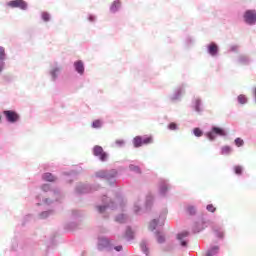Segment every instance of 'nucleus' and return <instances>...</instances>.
<instances>
[{
	"label": "nucleus",
	"instance_id": "nucleus-23",
	"mask_svg": "<svg viewBox=\"0 0 256 256\" xmlns=\"http://www.w3.org/2000/svg\"><path fill=\"white\" fill-rule=\"evenodd\" d=\"M5 58V49L0 46V60H4Z\"/></svg>",
	"mask_w": 256,
	"mask_h": 256
},
{
	"label": "nucleus",
	"instance_id": "nucleus-25",
	"mask_svg": "<svg viewBox=\"0 0 256 256\" xmlns=\"http://www.w3.org/2000/svg\"><path fill=\"white\" fill-rule=\"evenodd\" d=\"M157 240H158V242H165V236H163V234H161V233H158Z\"/></svg>",
	"mask_w": 256,
	"mask_h": 256
},
{
	"label": "nucleus",
	"instance_id": "nucleus-22",
	"mask_svg": "<svg viewBox=\"0 0 256 256\" xmlns=\"http://www.w3.org/2000/svg\"><path fill=\"white\" fill-rule=\"evenodd\" d=\"M131 171H135L136 173H141V169L136 165H130Z\"/></svg>",
	"mask_w": 256,
	"mask_h": 256
},
{
	"label": "nucleus",
	"instance_id": "nucleus-34",
	"mask_svg": "<svg viewBox=\"0 0 256 256\" xmlns=\"http://www.w3.org/2000/svg\"><path fill=\"white\" fill-rule=\"evenodd\" d=\"M99 213H104L106 211L107 207H97Z\"/></svg>",
	"mask_w": 256,
	"mask_h": 256
},
{
	"label": "nucleus",
	"instance_id": "nucleus-32",
	"mask_svg": "<svg viewBox=\"0 0 256 256\" xmlns=\"http://www.w3.org/2000/svg\"><path fill=\"white\" fill-rule=\"evenodd\" d=\"M126 236H128L129 238H133V232H132V230H127V231H126Z\"/></svg>",
	"mask_w": 256,
	"mask_h": 256
},
{
	"label": "nucleus",
	"instance_id": "nucleus-26",
	"mask_svg": "<svg viewBox=\"0 0 256 256\" xmlns=\"http://www.w3.org/2000/svg\"><path fill=\"white\" fill-rule=\"evenodd\" d=\"M58 72H60L59 68H54V70H52L51 74L54 79H56Z\"/></svg>",
	"mask_w": 256,
	"mask_h": 256
},
{
	"label": "nucleus",
	"instance_id": "nucleus-4",
	"mask_svg": "<svg viewBox=\"0 0 256 256\" xmlns=\"http://www.w3.org/2000/svg\"><path fill=\"white\" fill-rule=\"evenodd\" d=\"M244 20L247 24H256V10H246Z\"/></svg>",
	"mask_w": 256,
	"mask_h": 256
},
{
	"label": "nucleus",
	"instance_id": "nucleus-2",
	"mask_svg": "<svg viewBox=\"0 0 256 256\" xmlns=\"http://www.w3.org/2000/svg\"><path fill=\"white\" fill-rule=\"evenodd\" d=\"M3 114L5 115L7 121H9L10 123H15L20 119V115L19 113H17V111L5 110Z\"/></svg>",
	"mask_w": 256,
	"mask_h": 256
},
{
	"label": "nucleus",
	"instance_id": "nucleus-20",
	"mask_svg": "<svg viewBox=\"0 0 256 256\" xmlns=\"http://www.w3.org/2000/svg\"><path fill=\"white\" fill-rule=\"evenodd\" d=\"M102 125V121H100V119H96L95 121H93L92 126L95 128H99Z\"/></svg>",
	"mask_w": 256,
	"mask_h": 256
},
{
	"label": "nucleus",
	"instance_id": "nucleus-44",
	"mask_svg": "<svg viewBox=\"0 0 256 256\" xmlns=\"http://www.w3.org/2000/svg\"><path fill=\"white\" fill-rule=\"evenodd\" d=\"M1 119H2V117H1V115H0V121H1Z\"/></svg>",
	"mask_w": 256,
	"mask_h": 256
},
{
	"label": "nucleus",
	"instance_id": "nucleus-1",
	"mask_svg": "<svg viewBox=\"0 0 256 256\" xmlns=\"http://www.w3.org/2000/svg\"><path fill=\"white\" fill-rule=\"evenodd\" d=\"M154 139L152 135H148L147 137H141L140 135H137L134 137L133 143L135 147H142V145H149L150 143H153Z\"/></svg>",
	"mask_w": 256,
	"mask_h": 256
},
{
	"label": "nucleus",
	"instance_id": "nucleus-16",
	"mask_svg": "<svg viewBox=\"0 0 256 256\" xmlns=\"http://www.w3.org/2000/svg\"><path fill=\"white\" fill-rule=\"evenodd\" d=\"M235 145H237V147H242V145H244V139H241V137H237L235 139Z\"/></svg>",
	"mask_w": 256,
	"mask_h": 256
},
{
	"label": "nucleus",
	"instance_id": "nucleus-18",
	"mask_svg": "<svg viewBox=\"0 0 256 256\" xmlns=\"http://www.w3.org/2000/svg\"><path fill=\"white\" fill-rule=\"evenodd\" d=\"M116 221H117L118 223H125V221H126V216H125V215L116 216Z\"/></svg>",
	"mask_w": 256,
	"mask_h": 256
},
{
	"label": "nucleus",
	"instance_id": "nucleus-8",
	"mask_svg": "<svg viewBox=\"0 0 256 256\" xmlns=\"http://www.w3.org/2000/svg\"><path fill=\"white\" fill-rule=\"evenodd\" d=\"M218 50H219V48H218L217 44H215L214 42L212 44H209V46H208V53L211 56H217Z\"/></svg>",
	"mask_w": 256,
	"mask_h": 256
},
{
	"label": "nucleus",
	"instance_id": "nucleus-14",
	"mask_svg": "<svg viewBox=\"0 0 256 256\" xmlns=\"http://www.w3.org/2000/svg\"><path fill=\"white\" fill-rule=\"evenodd\" d=\"M232 149L231 147H229V145H225L224 147H222V154L223 155H229V153H231Z\"/></svg>",
	"mask_w": 256,
	"mask_h": 256
},
{
	"label": "nucleus",
	"instance_id": "nucleus-6",
	"mask_svg": "<svg viewBox=\"0 0 256 256\" xmlns=\"http://www.w3.org/2000/svg\"><path fill=\"white\" fill-rule=\"evenodd\" d=\"M215 135H226V133L221 127H213L212 131L208 133V137L209 139L213 140L215 139Z\"/></svg>",
	"mask_w": 256,
	"mask_h": 256
},
{
	"label": "nucleus",
	"instance_id": "nucleus-24",
	"mask_svg": "<svg viewBox=\"0 0 256 256\" xmlns=\"http://www.w3.org/2000/svg\"><path fill=\"white\" fill-rule=\"evenodd\" d=\"M207 211L210 213H215L216 207H214V205H207Z\"/></svg>",
	"mask_w": 256,
	"mask_h": 256
},
{
	"label": "nucleus",
	"instance_id": "nucleus-5",
	"mask_svg": "<svg viewBox=\"0 0 256 256\" xmlns=\"http://www.w3.org/2000/svg\"><path fill=\"white\" fill-rule=\"evenodd\" d=\"M93 153L96 157H99L101 161H106L108 158L107 153H105L103 147H101L100 145H95V147L93 148Z\"/></svg>",
	"mask_w": 256,
	"mask_h": 256
},
{
	"label": "nucleus",
	"instance_id": "nucleus-12",
	"mask_svg": "<svg viewBox=\"0 0 256 256\" xmlns=\"http://www.w3.org/2000/svg\"><path fill=\"white\" fill-rule=\"evenodd\" d=\"M157 225H158V220L157 218H154V220H152L149 224L150 231H155V229H157Z\"/></svg>",
	"mask_w": 256,
	"mask_h": 256
},
{
	"label": "nucleus",
	"instance_id": "nucleus-28",
	"mask_svg": "<svg viewBox=\"0 0 256 256\" xmlns=\"http://www.w3.org/2000/svg\"><path fill=\"white\" fill-rule=\"evenodd\" d=\"M141 249H142L143 252H145L146 254H149V250H148V248L146 247L145 242H142V243H141Z\"/></svg>",
	"mask_w": 256,
	"mask_h": 256
},
{
	"label": "nucleus",
	"instance_id": "nucleus-38",
	"mask_svg": "<svg viewBox=\"0 0 256 256\" xmlns=\"http://www.w3.org/2000/svg\"><path fill=\"white\" fill-rule=\"evenodd\" d=\"M231 50H232V51L238 50V47H237V46H233V47L231 48Z\"/></svg>",
	"mask_w": 256,
	"mask_h": 256
},
{
	"label": "nucleus",
	"instance_id": "nucleus-39",
	"mask_svg": "<svg viewBox=\"0 0 256 256\" xmlns=\"http://www.w3.org/2000/svg\"><path fill=\"white\" fill-rule=\"evenodd\" d=\"M49 213H42L41 217H47Z\"/></svg>",
	"mask_w": 256,
	"mask_h": 256
},
{
	"label": "nucleus",
	"instance_id": "nucleus-35",
	"mask_svg": "<svg viewBox=\"0 0 256 256\" xmlns=\"http://www.w3.org/2000/svg\"><path fill=\"white\" fill-rule=\"evenodd\" d=\"M200 103H201V101H199V100L196 101V104H197L196 105V110L197 111H200V108H199Z\"/></svg>",
	"mask_w": 256,
	"mask_h": 256
},
{
	"label": "nucleus",
	"instance_id": "nucleus-9",
	"mask_svg": "<svg viewBox=\"0 0 256 256\" xmlns=\"http://www.w3.org/2000/svg\"><path fill=\"white\" fill-rule=\"evenodd\" d=\"M74 68L78 72V74H84L85 72V66L81 61L75 62Z\"/></svg>",
	"mask_w": 256,
	"mask_h": 256
},
{
	"label": "nucleus",
	"instance_id": "nucleus-43",
	"mask_svg": "<svg viewBox=\"0 0 256 256\" xmlns=\"http://www.w3.org/2000/svg\"><path fill=\"white\" fill-rule=\"evenodd\" d=\"M254 95H255V97H256V88L254 89Z\"/></svg>",
	"mask_w": 256,
	"mask_h": 256
},
{
	"label": "nucleus",
	"instance_id": "nucleus-30",
	"mask_svg": "<svg viewBox=\"0 0 256 256\" xmlns=\"http://www.w3.org/2000/svg\"><path fill=\"white\" fill-rule=\"evenodd\" d=\"M168 127L171 130H175V129H177V123H170Z\"/></svg>",
	"mask_w": 256,
	"mask_h": 256
},
{
	"label": "nucleus",
	"instance_id": "nucleus-15",
	"mask_svg": "<svg viewBox=\"0 0 256 256\" xmlns=\"http://www.w3.org/2000/svg\"><path fill=\"white\" fill-rule=\"evenodd\" d=\"M234 171H235L236 175H242V173H243V167H241V165H236V166L234 167Z\"/></svg>",
	"mask_w": 256,
	"mask_h": 256
},
{
	"label": "nucleus",
	"instance_id": "nucleus-19",
	"mask_svg": "<svg viewBox=\"0 0 256 256\" xmlns=\"http://www.w3.org/2000/svg\"><path fill=\"white\" fill-rule=\"evenodd\" d=\"M42 19L44 20V22H49L50 14H48V12H43L42 13Z\"/></svg>",
	"mask_w": 256,
	"mask_h": 256
},
{
	"label": "nucleus",
	"instance_id": "nucleus-29",
	"mask_svg": "<svg viewBox=\"0 0 256 256\" xmlns=\"http://www.w3.org/2000/svg\"><path fill=\"white\" fill-rule=\"evenodd\" d=\"M160 191H161V193H166V191H168V186L162 185V187H160Z\"/></svg>",
	"mask_w": 256,
	"mask_h": 256
},
{
	"label": "nucleus",
	"instance_id": "nucleus-37",
	"mask_svg": "<svg viewBox=\"0 0 256 256\" xmlns=\"http://www.w3.org/2000/svg\"><path fill=\"white\" fill-rule=\"evenodd\" d=\"M3 68H4V63L2 62V63L0 64V72L3 71Z\"/></svg>",
	"mask_w": 256,
	"mask_h": 256
},
{
	"label": "nucleus",
	"instance_id": "nucleus-11",
	"mask_svg": "<svg viewBox=\"0 0 256 256\" xmlns=\"http://www.w3.org/2000/svg\"><path fill=\"white\" fill-rule=\"evenodd\" d=\"M42 178L44 179V181H56V177L54 175H52V173H44V175L42 176Z\"/></svg>",
	"mask_w": 256,
	"mask_h": 256
},
{
	"label": "nucleus",
	"instance_id": "nucleus-7",
	"mask_svg": "<svg viewBox=\"0 0 256 256\" xmlns=\"http://www.w3.org/2000/svg\"><path fill=\"white\" fill-rule=\"evenodd\" d=\"M186 236H189V232L187 230H184L183 232L177 234V238L178 240H180L181 246H187L188 242L187 240H184Z\"/></svg>",
	"mask_w": 256,
	"mask_h": 256
},
{
	"label": "nucleus",
	"instance_id": "nucleus-13",
	"mask_svg": "<svg viewBox=\"0 0 256 256\" xmlns=\"http://www.w3.org/2000/svg\"><path fill=\"white\" fill-rule=\"evenodd\" d=\"M238 101L241 104L247 103L248 97H246V95H244V94H240V95H238Z\"/></svg>",
	"mask_w": 256,
	"mask_h": 256
},
{
	"label": "nucleus",
	"instance_id": "nucleus-3",
	"mask_svg": "<svg viewBox=\"0 0 256 256\" xmlns=\"http://www.w3.org/2000/svg\"><path fill=\"white\" fill-rule=\"evenodd\" d=\"M8 6L11 8H21V10H27L28 4L25 0H10Z\"/></svg>",
	"mask_w": 256,
	"mask_h": 256
},
{
	"label": "nucleus",
	"instance_id": "nucleus-31",
	"mask_svg": "<svg viewBox=\"0 0 256 256\" xmlns=\"http://www.w3.org/2000/svg\"><path fill=\"white\" fill-rule=\"evenodd\" d=\"M124 143L125 141L123 139H116V145L122 146Z\"/></svg>",
	"mask_w": 256,
	"mask_h": 256
},
{
	"label": "nucleus",
	"instance_id": "nucleus-36",
	"mask_svg": "<svg viewBox=\"0 0 256 256\" xmlns=\"http://www.w3.org/2000/svg\"><path fill=\"white\" fill-rule=\"evenodd\" d=\"M42 189H44V191H48L50 189L49 185H43Z\"/></svg>",
	"mask_w": 256,
	"mask_h": 256
},
{
	"label": "nucleus",
	"instance_id": "nucleus-27",
	"mask_svg": "<svg viewBox=\"0 0 256 256\" xmlns=\"http://www.w3.org/2000/svg\"><path fill=\"white\" fill-rule=\"evenodd\" d=\"M187 212H188L190 215H195L196 209H195V207H188Z\"/></svg>",
	"mask_w": 256,
	"mask_h": 256
},
{
	"label": "nucleus",
	"instance_id": "nucleus-41",
	"mask_svg": "<svg viewBox=\"0 0 256 256\" xmlns=\"http://www.w3.org/2000/svg\"><path fill=\"white\" fill-rule=\"evenodd\" d=\"M134 211H135L136 213H138L139 207H135V208H134Z\"/></svg>",
	"mask_w": 256,
	"mask_h": 256
},
{
	"label": "nucleus",
	"instance_id": "nucleus-17",
	"mask_svg": "<svg viewBox=\"0 0 256 256\" xmlns=\"http://www.w3.org/2000/svg\"><path fill=\"white\" fill-rule=\"evenodd\" d=\"M194 135H196V137H201L203 135L202 129H200L199 127H195Z\"/></svg>",
	"mask_w": 256,
	"mask_h": 256
},
{
	"label": "nucleus",
	"instance_id": "nucleus-21",
	"mask_svg": "<svg viewBox=\"0 0 256 256\" xmlns=\"http://www.w3.org/2000/svg\"><path fill=\"white\" fill-rule=\"evenodd\" d=\"M96 176H97V177H100V178L108 177L106 171H98V172L96 173Z\"/></svg>",
	"mask_w": 256,
	"mask_h": 256
},
{
	"label": "nucleus",
	"instance_id": "nucleus-33",
	"mask_svg": "<svg viewBox=\"0 0 256 256\" xmlns=\"http://www.w3.org/2000/svg\"><path fill=\"white\" fill-rule=\"evenodd\" d=\"M215 254V250H208V252H206V256H213Z\"/></svg>",
	"mask_w": 256,
	"mask_h": 256
},
{
	"label": "nucleus",
	"instance_id": "nucleus-10",
	"mask_svg": "<svg viewBox=\"0 0 256 256\" xmlns=\"http://www.w3.org/2000/svg\"><path fill=\"white\" fill-rule=\"evenodd\" d=\"M119 8H121V0H114L110 7L111 12H117Z\"/></svg>",
	"mask_w": 256,
	"mask_h": 256
},
{
	"label": "nucleus",
	"instance_id": "nucleus-40",
	"mask_svg": "<svg viewBox=\"0 0 256 256\" xmlns=\"http://www.w3.org/2000/svg\"><path fill=\"white\" fill-rule=\"evenodd\" d=\"M89 20L94 21L95 20L94 16H89Z\"/></svg>",
	"mask_w": 256,
	"mask_h": 256
},
{
	"label": "nucleus",
	"instance_id": "nucleus-42",
	"mask_svg": "<svg viewBox=\"0 0 256 256\" xmlns=\"http://www.w3.org/2000/svg\"><path fill=\"white\" fill-rule=\"evenodd\" d=\"M116 250H122V246H116Z\"/></svg>",
	"mask_w": 256,
	"mask_h": 256
}]
</instances>
